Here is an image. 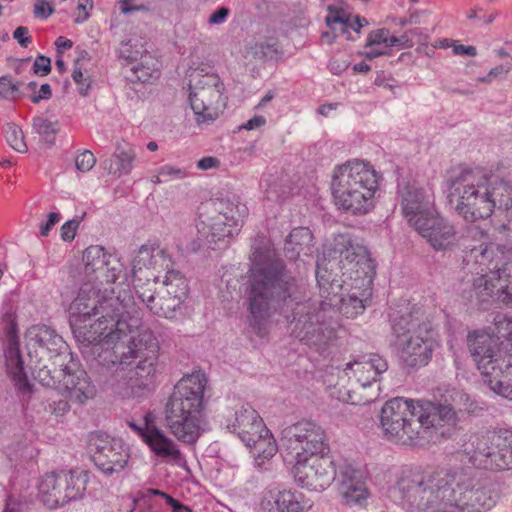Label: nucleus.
Returning a JSON list of instances; mask_svg holds the SVG:
<instances>
[{"label":"nucleus","mask_w":512,"mask_h":512,"mask_svg":"<svg viewBox=\"0 0 512 512\" xmlns=\"http://www.w3.org/2000/svg\"><path fill=\"white\" fill-rule=\"evenodd\" d=\"M260 185L266 199L271 202H281L288 198L291 193L288 177L283 173L264 174Z\"/></svg>","instance_id":"nucleus-38"},{"label":"nucleus","mask_w":512,"mask_h":512,"mask_svg":"<svg viewBox=\"0 0 512 512\" xmlns=\"http://www.w3.org/2000/svg\"><path fill=\"white\" fill-rule=\"evenodd\" d=\"M389 30L386 28L377 29L371 31L367 36L366 47H373L384 45L386 46V42L388 39Z\"/></svg>","instance_id":"nucleus-53"},{"label":"nucleus","mask_w":512,"mask_h":512,"mask_svg":"<svg viewBox=\"0 0 512 512\" xmlns=\"http://www.w3.org/2000/svg\"><path fill=\"white\" fill-rule=\"evenodd\" d=\"M456 417L448 405L396 397L388 400L380 412L384 437L395 444L423 446L445 435L443 426L455 425Z\"/></svg>","instance_id":"nucleus-4"},{"label":"nucleus","mask_w":512,"mask_h":512,"mask_svg":"<svg viewBox=\"0 0 512 512\" xmlns=\"http://www.w3.org/2000/svg\"><path fill=\"white\" fill-rule=\"evenodd\" d=\"M489 198L491 199V214L497 208L509 210L512 208V183L498 175L487 173Z\"/></svg>","instance_id":"nucleus-34"},{"label":"nucleus","mask_w":512,"mask_h":512,"mask_svg":"<svg viewBox=\"0 0 512 512\" xmlns=\"http://www.w3.org/2000/svg\"><path fill=\"white\" fill-rule=\"evenodd\" d=\"M381 175L369 163L348 161L334 169L331 190L339 210L365 215L374 207V196Z\"/></svg>","instance_id":"nucleus-7"},{"label":"nucleus","mask_w":512,"mask_h":512,"mask_svg":"<svg viewBox=\"0 0 512 512\" xmlns=\"http://www.w3.org/2000/svg\"><path fill=\"white\" fill-rule=\"evenodd\" d=\"M129 333L131 332L129 331ZM125 338H127V334L112 343L99 341L90 344L94 346V353H97L96 360L100 365L107 368L116 366L115 376L117 378L123 377L125 366L131 365V361H127V353H125Z\"/></svg>","instance_id":"nucleus-30"},{"label":"nucleus","mask_w":512,"mask_h":512,"mask_svg":"<svg viewBox=\"0 0 512 512\" xmlns=\"http://www.w3.org/2000/svg\"><path fill=\"white\" fill-rule=\"evenodd\" d=\"M210 215L197 223L198 234L209 244L232 237L242 225L248 209L235 194H229L210 203Z\"/></svg>","instance_id":"nucleus-14"},{"label":"nucleus","mask_w":512,"mask_h":512,"mask_svg":"<svg viewBox=\"0 0 512 512\" xmlns=\"http://www.w3.org/2000/svg\"><path fill=\"white\" fill-rule=\"evenodd\" d=\"M390 495L409 512H485L496 503L490 483L472 468L403 471Z\"/></svg>","instance_id":"nucleus-2"},{"label":"nucleus","mask_w":512,"mask_h":512,"mask_svg":"<svg viewBox=\"0 0 512 512\" xmlns=\"http://www.w3.org/2000/svg\"><path fill=\"white\" fill-rule=\"evenodd\" d=\"M4 331L7 337L5 353L6 367L15 385L23 392L30 391V383L24 372L23 360L19 349L18 325L15 313L9 309L3 314Z\"/></svg>","instance_id":"nucleus-22"},{"label":"nucleus","mask_w":512,"mask_h":512,"mask_svg":"<svg viewBox=\"0 0 512 512\" xmlns=\"http://www.w3.org/2000/svg\"><path fill=\"white\" fill-rule=\"evenodd\" d=\"M146 496L150 495H158L166 499L167 504L172 507L173 510H178V512H193L188 506L181 504L176 499L172 498L170 495L166 494L163 491L157 489H148L146 491Z\"/></svg>","instance_id":"nucleus-54"},{"label":"nucleus","mask_w":512,"mask_h":512,"mask_svg":"<svg viewBox=\"0 0 512 512\" xmlns=\"http://www.w3.org/2000/svg\"><path fill=\"white\" fill-rule=\"evenodd\" d=\"M180 306L181 303L178 302V299L167 294L159 287L157 297L150 306V311L159 317L172 318Z\"/></svg>","instance_id":"nucleus-44"},{"label":"nucleus","mask_w":512,"mask_h":512,"mask_svg":"<svg viewBox=\"0 0 512 512\" xmlns=\"http://www.w3.org/2000/svg\"><path fill=\"white\" fill-rule=\"evenodd\" d=\"M33 72L37 75L46 76L51 72V60L49 57L39 55L34 61Z\"/></svg>","instance_id":"nucleus-56"},{"label":"nucleus","mask_w":512,"mask_h":512,"mask_svg":"<svg viewBox=\"0 0 512 512\" xmlns=\"http://www.w3.org/2000/svg\"><path fill=\"white\" fill-rule=\"evenodd\" d=\"M55 12L54 6L47 0H35L34 16L39 19H47Z\"/></svg>","instance_id":"nucleus-55"},{"label":"nucleus","mask_w":512,"mask_h":512,"mask_svg":"<svg viewBox=\"0 0 512 512\" xmlns=\"http://www.w3.org/2000/svg\"><path fill=\"white\" fill-rule=\"evenodd\" d=\"M95 163L96 158L89 150L83 151L75 159L76 168L81 172L90 171L94 167Z\"/></svg>","instance_id":"nucleus-52"},{"label":"nucleus","mask_w":512,"mask_h":512,"mask_svg":"<svg viewBox=\"0 0 512 512\" xmlns=\"http://www.w3.org/2000/svg\"><path fill=\"white\" fill-rule=\"evenodd\" d=\"M331 268L337 265L342 271V283L349 287V293L341 298V311L354 318L361 314L372 295L376 265L367 248L352 239L349 234L334 237L328 253Z\"/></svg>","instance_id":"nucleus-6"},{"label":"nucleus","mask_w":512,"mask_h":512,"mask_svg":"<svg viewBox=\"0 0 512 512\" xmlns=\"http://www.w3.org/2000/svg\"><path fill=\"white\" fill-rule=\"evenodd\" d=\"M132 268L137 272H165L169 275L173 269V262L170 255L159 246L142 245L132 262Z\"/></svg>","instance_id":"nucleus-29"},{"label":"nucleus","mask_w":512,"mask_h":512,"mask_svg":"<svg viewBox=\"0 0 512 512\" xmlns=\"http://www.w3.org/2000/svg\"><path fill=\"white\" fill-rule=\"evenodd\" d=\"M398 195L402 214L414 229L436 212L434 201L423 188L415 184L399 188Z\"/></svg>","instance_id":"nucleus-23"},{"label":"nucleus","mask_w":512,"mask_h":512,"mask_svg":"<svg viewBox=\"0 0 512 512\" xmlns=\"http://www.w3.org/2000/svg\"><path fill=\"white\" fill-rule=\"evenodd\" d=\"M60 385L64 387L65 393L60 394L59 392H53L45 402V411L55 415L56 417H60L65 415L70 410L69 400L76 401L79 403H84L87 399H84L82 401L75 399L71 396V390L68 389L64 381L61 379L60 382H57L55 385H52L51 387L59 388Z\"/></svg>","instance_id":"nucleus-41"},{"label":"nucleus","mask_w":512,"mask_h":512,"mask_svg":"<svg viewBox=\"0 0 512 512\" xmlns=\"http://www.w3.org/2000/svg\"><path fill=\"white\" fill-rule=\"evenodd\" d=\"M85 213L80 217H75L71 220H68L65 222L61 227V238L64 241H72L75 236L77 229L80 225V222L82 221Z\"/></svg>","instance_id":"nucleus-51"},{"label":"nucleus","mask_w":512,"mask_h":512,"mask_svg":"<svg viewBox=\"0 0 512 512\" xmlns=\"http://www.w3.org/2000/svg\"><path fill=\"white\" fill-rule=\"evenodd\" d=\"M313 234L306 227L293 229L287 236L284 252L288 259L297 260L301 255L308 256L311 253Z\"/></svg>","instance_id":"nucleus-35"},{"label":"nucleus","mask_w":512,"mask_h":512,"mask_svg":"<svg viewBox=\"0 0 512 512\" xmlns=\"http://www.w3.org/2000/svg\"><path fill=\"white\" fill-rule=\"evenodd\" d=\"M487 172L462 169L449 180V203L466 222L474 223L491 216Z\"/></svg>","instance_id":"nucleus-10"},{"label":"nucleus","mask_w":512,"mask_h":512,"mask_svg":"<svg viewBox=\"0 0 512 512\" xmlns=\"http://www.w3.org/2000/svg\"><path fill=\"white\" fill-rule=\"evenodd\" d=\"M22 503L14 496H8L5 502L3 512H21Z\"/></svg>","instance_id":"nucleus-63"},{"label":"nucleus","mask_w":512,"mask_h":512,"mask_svg":"<svg viewBox=\"0 0 512 512\" xmlns=\"http://www.w3.org/2000/svg\"><path fill=\"white\" fill-rule=\"evenodd\" d=\"M280 446L293 459L329 453L324 429L314 421L301 420L281 431Z\"/></svg>","instance_id":"nucleus-15"},{"label":"nucleus","mask_w":512,"mask_h":512,"mask_svg":"<svg viewBox=\"0 0 512 512\" xmlns=\"http://www.w3.org/2000/svg\"><path fill=\"white\" fill-rule=\"evenodd\" d=\"M496 230L499 234H504L506 240L512 243V214L507 218L506 222L500 225Z\"/></svg>","instance_id":"nucleus-64"},{"label":"nucleus","mask_w":512,"mask_h":512,"mask_svg":"<svg viewBox=\"0 0 512 512\" xmlns=\"http://www.w3.org/2000/svg\"><path fill=\"white\" fill-rule=\"evenodd\" d=\"M33 129L39 134L49 145L54 144L55 135L58 132L57 123L48 119L37 116L33 119Z\"/></svg>","instance_id":"nucleus-46"},{"label":"nucleus","mask_w":512,"mask_h":512,"mask_svg":"<svg viewBox=\"0 0 512 512\" xmlns=\"http://www.w3.org/2000/svg\"><path fill=\"white\" fill-rule=\"evenodd\" d=\"M465 451L470 462L478 468L491 471L510 469L505 431L477 436Z\"/></svg>","instance_id":"nucleus-17"},{"label":"nucleus","mask_w":512,"mask_h":512,"mask_svg":"<svg viewBox=\"0 0 512 512\" xmlns=\"http://www.w3.org/2000/svg\"><path fill=\"white\" fill-rule=\"evenodd\" d=\"M158 357L139 359L137 365L125 371L118 382L119 389H125V395L140 396L144 391L153 389L156 381V364Z\"/></svg>","instance_id":"nucleus-26"},{"label":"nucleus","mask_w":512,"mask_h":512,"mask_svg":"<svg viewBox=\"0 0 512 512\" xmlns=\"http://www.w3.org/2000/svg\"><path fill=\"white\" fill-rule=\"evenodd\" d=\"M21 84V82H14L10 76L0 77V97L14 98Z\"/></svg>","instance_id":"nucleus-50"},{"label":"nucleus","mask_w":512,"mask_h":512,"mask_svg":"<svg viewBox=\"0 0 512 512\" xmlns=\"http://www.w3.org/2000/svg\"><path fill=\"white\" fill-rule=\"evenodd\" d=\"M229 14V8L220 7L209 16L208 23L211 25L223 24L227 20Z\"/></svg>","instance_id":"nucleus-60"},{"label":"nucleus","mask_w":512,"mask_h":512,"mask_svg":"<svg viewBox=\"0 0 512 512\" xmlns=\"http://www.w3.org/2000/svg\"><path fill=\"white\" fill-rule=\"evenodd\" d=\"M132 268L137 272H165L169 275L173 269V262L170 255L159 246L142 245L132 262Z\"/></svg>","instance_id":"nucleus-28"},{"label":"nucleus","mask_w":512,"mask_h":512,"mask_svg":"<svg viewBox=\"0 0 512 512\" xmlns=\"http://www.w3.org/2000/svg\"><path fill=\"white\" fill-rule=\"evenodd\" d=\"M134 1L135 0H120L119 1L120 11L125 15H129L133 12H138V11H141V12L149 11V7L147 5H145V4L136 5V4H134Z\"/></svg>","instance_id":"nucleus-58"},{"label":"nucleus","mask_w":512,"mask_h":512,"mask_svg":"<svg viewBox=\"0 0 512 512\" xmlns=\"http://www.w3.org/2000/svg\"><path fill=\"white\" fill-rule=\"evenodd\" d=\"M143 441L151 451L166 462L180 463L183 459L182 453L177 444L168 438L163 431L157 427L149 428L143 433Z\"/></svg>","instance_id":"nucleus-32"},{"label":"nucleus","mask_w":512,"mask_h":512,"mask_svg":"<svg viewBox=\"0 0 512 512\" xmlns=\"http://www.w3.org/2000/svg\"><path fill=\"white\" fill-rule=\"evenodd\" d=\"M92 7V0H80L77 6L78 15L75 17L74 22L76 24H81L85 22L90 16L89 9H92Z\"/></svg>","instance_id":"nucleus-59"},{"label":"nucleus","mask_w":512,"mask_h":512,"mask_svg":"<svg viewBox=\"0 0 512 512\" xmlns=\"http://www.w3.org/2000/svg\"><path fill=\"white\" fill-rule=\"evenodd\" d=\"M88 448L95 466L106 475L121 472L128 463L129 449L125 443L102 431L90 433Z\"/></svg>","instance_id":"nucleus-19"},{"label":"nucleus","mask_w":512,"mask_h":512,"mask_svg":"<svg viewBox=\"0 0 512 512\" xmlns=\"http://www.w3.org/2000/svg\"><path fill=\"white\" fill-rule=\"evenodd\" d=\"M443 399L435 406L448 405L455 411L459 409L470 415L478 416L484 410V404L472 399L468 394L458 391L456 389H446L445 394L441 396ZM456 414V412H454ZM457 418V416L455 415Z\"/></svg>","instance_id":"nucleus-37"},{"label":"nucleus","mask_w":512,"mask_h":512,"mask_svg":"<svg viewBox=\"0 0 512 512\" xmlns=\"http://www.w3.org/2000/svg\"><path fill=\"white\" fill-rule=\"evenodd\" d=\"M88 482L85 471H60L45 474L39 485L40 500L49 508L64 506L81 499Z\"/></svg>","instance_id":"nucleus-16"},{"label":"nucleus","mask_w":512,"mask_h":512,"mask_svg":"<svg viewBox=\"0 0 512 512\" xmlns=\"http://www.w3.org/2000/svg\"><path fill=\"white\" fill-rule=\"evenodd\" d=\"M59 220L60 217L58 213L50 212L48 214L47 221L40 225V235L44 237L48 236L51 229L59 222Z\"/></svg>","instance_id":"nucleus-62"},{"label":"nucleus","mask_w":512,"mask_h":512,"mask_svg":"<svg viewBox=\"0 0 512 512\" xmlns=\"http://www.w3.org/2000/svg\"><path fill=\"white\" fill-rule=\"evenodd\" d=\"M261 506L267 512H299L302 509L294 493L278 488L265 494Z\"/></svg>","instance_id":"nucleus-33"},{"label":"nucleus","mask_w":512,"mask_h":512,"mask_svg":"<svg viewBox=\"0 0 512 512\" xmlns=\"http://www.w3.org/2000/svg\"><path fill=\"white\" fill-rule=\"evenodd\" d=\"M206 384L207 379L200 372L183 377L175 385L166 405L168 427L184 443L193 444L200 436Z\"/></svg>","instance_id":"nucleus-8"},{"label":"nucleus","mask_w":512,"mask_h":512,"mask_svg":"<svg viewBox=\"0 0 512 512\" xmlns=\"http://www.w3.org/2000/svg\"><path fill=\"white\" fill-rule=\"evenodd\" d=\"M85 273L95 274L100 284H114L123 273V266L118 259L106 253L98 245L86 248L83 254Z\"/></svg>","instance_id":"nucleus-25"},{"label":"nucleus","mask_w":512,"mask_h":512,"mask_svg":"<svg viewBox=\"0 0 512 512\" xmlns=\"http://www.w3.org/2000/svg\"><path fill=\"white\" fill-rule=\"evenodd\" d=\"M414 230L435 251H451L461 241L455 226L437 211Z\"/></svg>","instance_id":"nucleus-21"},{"label":"nucleus","mask_w":512,"mask_h":512,"mask_svg":"<svg viewBox=\"0 0 512 512\" xmlns=\"http://www.w3.org/2000/svg\"><path fill=\"white\" fill-rule=\"evenodd\" d=\"M157 61L149 54L141 56V62L132 66L125 73V78L132 83H145L159 76Z\"/></svg>","instance_id":"nucleus-40"},{"label":"nucleus","mask_w":512,"mask_h":512,"mask_svg":"<svg viewBox=\"0 0 512 512\" xmlns=\"http://www.w3.org/2000/svg\"><path fill=\"white\" fill-rule=\"evenodd\" d=\"M498 343L489 334L474 331L468 334L467 345L478 369L488 379L512 369V318L501 317L495 322Z\"/></svg>","instance_id":"nucleus-9"},{"label":"nucleus","mask_w":512,"mask_h":512,"mask_svg":"<svg viewBox=\"0 0 512 512\" xmlns=\"http://www.w3.org/2000/svg\"><path fill=\"white\" fill-rule=\"evenodd\" d=\"M68 312L73 335L85 347L99 341L112 343L141 325V310L125 289L99 301L96 292L84 285Z\"/></svg>","instance_id":"nucleus-3"},{"label":"nucleus","mask_w":512,"mask_h":512,"mask_svg":"<svg viewBox=\"0 0 512 512\" xmlns=\"http://www.w3.org/2000/svg\"><path fill=\"white\" fill-rule=\"evenodd\" d=\"M189 103L198 124H210L226 106L224 84L217 74L205 68L192 69L188 73Z\"/></svg>","instance_id":"nucleus-13"},{"label":"nucleus","mask_w":512,"mask_h":512,"mask_svg":"<svg viewBox=\"0 0 512 512\" xmlns=\"http://www.w3.org/2000/svg\"><path fill=\"white\" fill-rule=\"evenodd\" d=\"M227 428L237 434L244 444H250L257 433L265 431V424L258 412L246 404L235 411L233 418L228 420Z\"/></svg>","instance_id":"nucleus-27"},{"label":"nucleus","mask_w":512,"mask_h":512,"mask_svg":"<svg viewBox=\"0 0 512 512\" xmlns=\"http://www.w3.org/2000/svg\"><path fill=\"white\" fill-rule=\"evenodd\" d=\"M159 287L178 299L181 304L188 295V283L185 277L179 271H170L169 275H165Z\"/></svg>","instance_id":"nucleus-43"},{"label":"nucleus","mask_w":512,"mask_h":512,"mask_svg":"<svg viewBox=\"0 0 512 512\" xmlns=\"http://www.w3.org/2000/svg\"><path fill=\"white\" fill-rule=\"evenodd\" d=\"M510 369L503 374L496 376L495 379H487L490 388L497 394L512 399V385L510 384Z\"/></svg>","instance_id":"nucleus-48"},{"label":"nucleus","mask_w":512,"mask_h":512,"mask_svg":"<svg viewBox=\"0 0 512 512\" xmlns=\"http://www.w3.org/2000/svg\"><path fill=\"white\" fill-rule=\"evenodd\" d=\"M160 175H162L164 181H169L172 179H182L185 177V170L173 167L171 165H164L159 168Z\"/></svg>","instance_id":"nucleus-57"},{"label":"nucleus","mask_w":512,"mask_h":512,"mask_svg":"<svg viewBox=\"0 0 512 512\" xmlns=\"http://www.w3.org/2000/svg\"><path fill=\"white\" fill-rule=\"evenodd\" d=\"M256 435L250 444L245 445L251 449L256 458L269 459L273 457L277 452V444L270 431L265 427V431Z\"/></svg>","instance_id":"nucleus-42"},{"label":"nucleus","mask_w":512,"mask_h":512,"mask_svg":"<svg viewBox=\"0 0 512 512\" xmlns=\"http://www.w3.org/2000/svg\"><path fill=\"white\" fill-rule=\"evenodd\" d=\"M388 369L387 361L378 354H366L346 364V367L339 374V381L335 384L331 395L339 401L352 405H362L374 401L377 397L373 395H359L354 388H345L344 382L351 381L354 377L358 389L364 390L379 380V376Z\"/></svg>","instance_id":"nucleus-12"},{"label":"nucleus","mask_w":512,"mask_h":512,"mask_svg":"<svg viewBox=\"0 0 512 512\" xmlns=\"http://www.w3.org/2000/svg\"><path fill=\"white\" fill-rule=\"evenodd\" d=\"M28 353L37 360L34 364L36 378L44 386H52L61 379L77 400L92 398L94 386L85 370L73 359L63 338L46 325H34L26 332Z\"/></svg>","instance_id":"nucleus-5"},{"label":"nucleus","mask_w":512,"mask_h":512,"mask_svg":"<svg viewBox=\"0 0 512 512\" xmlns=\"http://www.w3.org/2000/svg\"><path fill=\"white\" fill-rule=\"evenodd\" d=\"M365 472L355 464L343 460L336 467L338 492L346 505H363L368 498Z\"/></svg>","instance_id":"nucleus-24"},{"label":"nucleus","mask_w":512,"mask_h":512,"mask_svg":"<svg viewBox=\"0 0 512 512\" xmlns=\"http://www.w3.org/2000/svg\"><path fill=\"white\" fill-rule=\"evenodd\" d=\"M133 285L138 298L150 310V306L154 303L159 289L158 281L160 276L156 273L146 271L137 272L132 268Z\"/></svg>","instance_id":"nucleus-36"},{"label":"nucleus","mask_w":512,"mask_h":512,"mask_svg":"<svg viewBox=\"0 0 512 512\" xmlns=\"http://www.w3.org/2000/svg\"><path fill=\"white\" fill-rule=\"evenodd\" d=\"M4 133L9 145L17 152H27V145L24 141L22 129L13 123H8L4 127Z\"/></svg>","instance_id":"nucleus-47"},{"label":"nucleus","mask_w":512,"mask_h":512,"mask_svg":"<svg viewBox=\"0 0 512 512\" xmlns=\"http://www.w3.org/2000/svg\"><path fill=\"white\" fill-rule=\"evenodd\" d=\"M471 298L483 308L491 301L512 307V259L475 278Z\"/></svg>","instance_id":"nucleus-18"},{"label":"nucleus","mask_w":512,"mask_h":512,"mask_svg":"<svg viewBox=\"0 0 512 512\" xmlns=\"http://www.w3.org/2000/svg\"><path fill=\"white\" fill-rule=\"evenodd\" d=\"M127 342H125V353H127V361L133 362L134 359L155 358L158 357L159 343L154 333L142 328V324L135 328Z\"/></svg>","instance_id":"nucleus-31"},{"label":"nucleus","mask_w":512,"mask_h":512,"mask_svg":"<svg viewBox=\"0 0 512 512\" xmlns=\"http://www.w3.org/2000/svg\"><path fill=\"white\" fill-rule=\"evenodd\" d=\"M246 53L256 60L272 59L278 53L277 40L265 38L250 42L246 47Z\"/></svg>","instance_id":"nucleus-45"},{"label":"nucleus","mask_w":512,"mask_h":512,"mask_svg":"<svg viewBox=\"0 0 512 512\" xmlns=\"http://www.w3.org/2000/svg\"><path fill=\"white\" fill-rule=\"evenodd\" d=\"M328 11L330 15L325 18L326 25L335 30V25H340V31L342 33H346L348 31V24L350 21V16L345 15L341 9L336 8L335 6H328Z\"/></svg>","instance_id":"nucleus-49"},{"label":"nucleus","mask_w":512,"mask_h":512,"mask_svg":"<svg viewBox=\"0 0 512 512\" xmlns=\"http://www.w3.org/2000/svg\"><path fill=\"white\" fill-rule=\"evenodd\" d=\"M391 321L400 360L411 368L427 365L436 346L430 323L418 312L393 317Z\"/></svg>","instance_id":"nucleus-11"},{"label":"nucleus","mask_w":512,"mask_h":512,"mask_svg":"<svg viewBox=\"0 0 512 512\" xmlns=\"http://www.w3.org/2000/svg\"><path fill=\"white\" fill-rule=\"evenodd\" d=\"M328 454L294 459L292 473L295 481L302 487L315 491L329 487L336 478V465Z\"/></svg>","instance_id":"nucleus-20"},{"label":"nucleus","mask_w":512,"mask_h":512,"mask_svg":"<svg viewBox=\"0 0 512 512\" xmlns=\"http://www.w3.org/2000/svg\"><path fill=\"white\" fill-rule=\"evenodd\" d=\"M250 260L246 299L250 328L264 337L272 314L279 313L286 319L293 337L324 354L335 339L330 296H336L344 284L318 261L315 275L321 299H306L305 288L272 249L253 246Z\"/></svg>","instance_id":"nucleus-1"},{"label":"nucleus","mask_w":512,"mask_h":512,"mask_svg":"<svg viewBox=\"0 0 512 512\" xmlns=\"http://www.w3.org/2000/svg\"><path fill=\"white\" fill-rule=\"evenodd\" d=\"M13 38L25 48L32 42V38L28 36V28L25 26L17 27L13 32Z\"/></svg>","instance_id":"nucleus-61"},{"label":"nucleus","mask_w":512,"mask_h":512,"mask_svg":"<svg viewBox=\"0 0 512 512\" xmlns=\"http://www.w3.org/2000/svg\"><path fill=\"white\" fill-rule=\"evenodd\" d=\"M135 157V152L132 149L125 150L118 147L110 158L102 162V167L114 176L128 175L133 168Z\"/></svg>","instance_id":"nucleus-39"}]
</instances>
